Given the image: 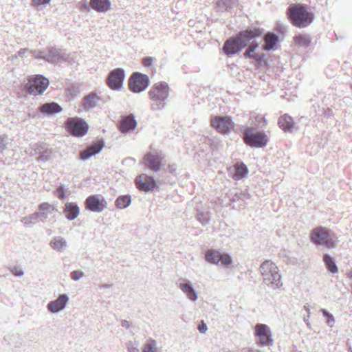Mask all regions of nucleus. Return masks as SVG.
Here are the masks:
<instances>
[{
    "mask_svg": "<svg viewBox=\"0 0 352 352\" xmlns=\"http://www.w3.org/2000/svg\"><path fill=\"white\" fill-rule=\"evenodd\" d=\"M309 315H308L307 316H305L303 320L305 321V322H306V324H307V326H309Z\"/></svg>",
    "mask_w": 352,
    "mask_h": 352,
    "instance_id": "61",
    "label": "nucleus"
},
{
    "mask_svg": "<svg viewBox=\"0 0 352 352\" xmlns=\"http://www.w3.org/2000/svg\"><path fill=\"white\" fill-rule=\"evenodd\" d=\"M69 301L67 294H60L57 299L50 301L47 305V309L52 313H58L64 309Z\"/></svg>",
    "mask_w": 352,
    "mask_h": 352,
    "instance_id": "18",
    "label": "nucleus"
},
{
    "mask_svg": "<svg viewBox=\"0 0 352 352\" xmlns=\"http://www.w3.org/2000/svg\"><path fill=\"white\" fill-rule=\"evenodd\" d=\"M125 78V72L122 68L112 70L107 78V85L113 90H119L122 88Z\"/></svg>",
    "mask_w": 352,
    "mask_h": 352,
    "instance_id": "11",
    "label": "nucleus"
},
{
    "mask_svg": "<svg viewBox=\"0 0 352 352\" xmlns=\"http://www.w3.org/2000/svg\"><path fill=\"white\" fill-rule=\"evenodd\" d=\"M206 259L212 264H218L221 262L225 266H228L232 263V259L230 255L221 254L219 251L214 250H210L206 252Z\"/></svg>",
    "mask_w": 352,
    "mask_h": 352,
    "instance_id": "14",
    "label": "nucleus"
},
{
    "mask_svg": "<svg viewBox=\"0 0 352 352\" xmlns=\"http://www.w3.org/2000/svg\"><path fill=\"white\" fill-rule=\"evenodd\" d=\"M258 43L254 41L252 42L248 47L247 50H249L250 52H251L252 53H254V51L256 50V49L258 47Z\"/></svg>",
    "mask_w": 352,
    "mask_h": 352,
    "instance_id": "50",
    "label": "nucleus"
},
{
    "mask_svg": "<svg viewBox=\"0 0 352 352\" xmlns=\"http://www.w3.org/2000/svg\"><path fill=\"white\" fill-rule=\"evenodd\" d=\"M287 14L292 24L298 28L308 26L314 19L313 14L302 5H292L289 8Z\"/></svg>",
    "mask_w": 352,
    "mask_h": 352,
    "instance_id": "4",
    "label": "nucleus"
},
{
    "mask_svg": "<svg viewBox=\"0 0 352 352\" xmlns=\"http://www.w3.org/2000/svg\"><path fill=\"white\" fill-rule=\"evenodd\" d=\"M90 6L99 12H104L109 10L111 3L109 0H91Z\"/></svg>",
    "mask_w": 352,
    "mask_h": 352,
    "instance_id": "28",
    "label": "nucleus"
},
{
    "mask_svg": "<svg viewBox=\"0 0 352 352\" xmlns=\"http://www.w3.org/2000/svg\"><path fill=\"white\" fill-rule=\"evenodd\" d=\"M50 1V0H33V3L36 6L46 4V3H48Z\"/></svg>",
    "mask_w": 352,
    "mask_h": 352,
    "instance_id": "53",
    "label": "nucleus"
},
{
    "mask_svg": "<svg viewBox=\"0 0 352 352\" xmlns=\"http://www.w3.org/2000/svg\"><path fill=\"white\" fill-rule=\"evenodd\" d=\"M304 308L308 312V314H310L309 306L308 305H305Z\"/></svg>",
    "mask_w": 352,
    "mask_h": 352,
    "instance_id": "62",
    "label": "nucleus"
},
{
    "mask_svg": "<svg viewBox=\"0 0 352 352\" xmlns=\"http://www.w3.org/2000/svg\"><path fill=\"white\" fill-rule=\"evenodd\" d=\"M60 56L61 57V63L62 62H66L69 64H72L74 63V56H71V54H67L65 53H61L60 52Z\"/></svg>",
    "mask_w": 352,
    "mask_h": 352,
    "instance_id": "42",
    "label": "nucleus"
},
{
    "mask_svg": "<svg viewBox=\"0 0 352 352\" xmlns=\"http://www.w3.org/2000/svg\"><path fill=\"white\" fill-rule=\"evenodd\" d=\"M63 108L56 102H48L43 104L40 107V111L47 114L53 115L61 112Z\"/></svg>",
    "mask_w": 352,
    "mask_h": 352,
    "instance_id": "26",
    "label": "nucleus"
},
{
    "mask_svg": "<svg viewBox=\"0 0 352 352\" xmlns=\"http://www.w3.org/2000/svg\"><path fill=\"white\" fill-rule=\"evenodd\" d=\"M169 89V86L166 82H158L152 85L148 91L149 98L153 102L151 105V109L160 111L165 107Z\"/></svg>",
    "mask_w": 352,
    "mask_h": 352,
    "instance_id": "3",
    "label": "nucleus"
},
{
    "mask_svg": "<svg viewBox=\"0 0 352 352\" xmlns=\"http://www.w3.org/2000/svg\"><path fill=\"white\" fill-rule=\"evenodd\" d=\"M79 3L81 5L82 8L85 10H89V8H91L90 4L88 5L87 2L85 1H80Z\"/></svg>",
    "mask_w": 352,
    "mask_h": 352,
    "instance_id": "55",
    "label": "nucleus"
},
{
    "mask_svg": "<svg viewBox=\"0 0 352 352\" xmlns=\"http://www.w3.org/2000/svg\"><path fill=\"white\" fill-rule=\"evenodd\" d=\"M35 146H36V148H35L36 153H40V155L37 159V160L38 162H47L50 160H51L52 155L53 153L52 149L47 148V149L44 150L43 151L41 152V146L38 145V144H36Z\"/></svg>",
    "mask_w": 352,
    "mask_h": 352,
    "instance_id": "31",
    "label": "nucleus"
},
{
    "mask_svg": "<svg viewBox=\"0 0 352 352\" xmlns=\"http://www.w3.org/2000/svg\"><path fill=\"white\" fill-rule=\"evenodd\" d=\"M178 287L192 302H195L198 299V293L195 290L192 283L188 279H182L178 284Z\"/></svg>",
    "mask_w": 352,
    "mask_h": 352,
    "instance_id": "17",
    "label": "nucleus"
},
{
    "mask_svg": "<svg viewBox=\"0 0 352 352\" xmlns=\"http://www.w3.org/2000/svg\"><path fill=\"white\" fill-rule=\"evenodd\" d=\"M264 55L259 54L258 53H253L252 59L261 63L263 60Z\"/></svg>",
    "mask_w": 352,
    "mask_h": 352,
    "instance_id": "46",
    "label": "nucleus"
},
{
    "mask_svg": "<svg viewBox=\"0 0 352 352\" xmlns=\"http://www.w3.org/2000/svg\"><path fill=\"white\" fill-rule=\"evenodd\" d=\"M100 101V97L95 93L91 92L82 99L83 108L89 111L95 108Z\"/></svg>",
    "mask_w": 352,
    "mask_h": 352,
    "instance_id": "23",
    "label": "nucleus"
},
{
    "mask_svg": "<svg viewBox=\"0 0 352 352\" xmlns=\"http://www.w3.org/2000/svg\"><path fill=\"white\" fill-rule=\"evenodd\" d=\"M131 202V198L130 195H121L119 196L116 200V206L118 209H124L127 208Z\"/></svg>",
    "mask_w": 352,
    "mask_h": 352,
    "instance_id": "32",
    "label": "nucleus"
},
{
    "mask_svg": "<svg viewBox=\"0 0 352 352\" xmlns=\"http://www.w3.org/2000/svg\"><path fill=\"white\" fill-rule=\"evenodd\" d=\"M320 311L322 313L323 316L327 318V324L329 327H333L335 322L334 317L333 315L324 309H322Z\"/></svg>",
    "mask_w": 352,
    "mask_h": 352,
    "instance_id": "37",
    "label": "nucleus"
},
{
    "mask_svg": "<svg viewBox=\"0 0 352 352\" xmlns=\"http://www.w3.org/2000/svg\"><path fill=\"white\" fill-rule=\"evenodd\" d=\"M198 330L199 331L200 333H205L207 331L206 324L204 322H202L201 324H199Z\"/></svg>",
    "mask_w": 352,
    "mask_h": 352,
    "instance_id": "52",
    "label": "nucleus"
},
{
    "mask_svg": "<svg viewBox=\"0 0 352 352\" xmlns=\"http://www.w3.org/2000/svg\"><path fill=\"white\" fill-rule=\"evenodd\" d=\"M49 80L42 75L30 77L25 88L30 94L36 96L43 94L49 86Z\"/></svg>",
    "mask_w": 352,
    "mask_h": 352,
    "instance_id": "8",
    "label": "nucleus"
},
{
    "mask_svg": "<svg viewBox=\"0 0 352 352\" xmlns=\"http://www.w3.org/2000/svg\"><path fill=\"white\" fill-rule=\"evenodd\" d=\"M197 220L204 226L209 223L210 214L208 212L197 211Z\"/></svg>",
    "mask_w": 352,
    "mask_h": 352,
    "instance_id": "34",
    "label": "nucleus"
},
{
    "mask_svg": "<svg viewBox=\"0 0 352 352\" xmlns=\"http://www.w3.org/2000/svg\"><path fill=\"white\" fill-rule=\"evenodd\" d=\"M155 61V58L151 56H147L142 59V63L145 67H151Z\"/></svg>",
    "mask_w": 352,
    "mask_h": 352,
    "instance_id": "45",
    "label": "nucleus"
},
{
    "mask_svg": "<svg viewBox=\"0 0 352 352\" xmlns=\"http://www.w3.org/2000/svg\"><path fill=\"white\" fill-rule=\"evenodd\" d=\"M234 168L235 170V173L233 174L232 177L234 179H241L245 177L248 173L247 166L243 163L236 164Z\"/></svg>",
    "mask_w": 352,
    "mask_h": 352,
    "instance_id": "29",
    "label": "nucleus"
},
{
    "mask_svg": "<svg viewBox=\"0 0 352 352\" xmlns=\"http://www.w3.org/2000/svg\"><path fill=\"white\" fill-rule=\"evenodd\" d=\"M43 52H44L43 54V60L52 64L61 63L62 56H60V50L54 47H50L43 50Z\"/></svg>",
    "mask_w": 352,
    "mask_h": 352,
    "instance_id": "20",
    "label": "nucleus"
},
{
    "mask_svg": "<svg viewBox=\"0 0 352 352\" xmlns=\"http://www.w3.org/2000/svg\"><path fill=\"white\" fill-rule=\"evenodd\" d=\"M155 345L156 341L153 339H150L148 341V342L145 344L143 349V352H155V351L154 350Z\"/></svg>",
    "mask_w": 352,
    "mask_h": 352,
    "instance_id": "39",
    "label": "nucleus"
},
{
    "mask_svg": "<svg viewBox=\"0 0 352 352\" xmlns=\"http://www.w3.org/2000/svg\"><path fill=\"white\" fill-rule=\"evenodd\" d=\"M104 288H109V285H104Z\"/></svg>",
    "mask_w": 352,
    "mask_h": 352,
    "instance_id": "63",
    "label": "nucleus"
},
{
    "mask_svg": "<svg viewBox=\"0 0 352 352\" xmlns=\"http://www.w3.org/2000/svg\"><path fill=\"white\" fill-rule=\"evenodd\" d=\"M259 270L263 276V283L267 287L276 289L283 285L280 270L272 261H263L260 265Z\"/></svg>",
    "mask_w": 352,
    "mask_h": 352,
    "instance_id": "2",
    "label": "nucleus"
},
{
    "mask_svg": "<svg viewBox=\"0 0 352 352\" xmlns=\"http://www.w3.org/2000/svg\"><path fill=\"white\" fill-rule=\"evenodd\" d=\"M255 336L258 338L256 344L258 346H269L274 343L272 334L270 327L265 324H257L255 327Z\"/></svg>",
    "mask_w": 352,
    "mask_h": 352,
    "instance_id": "10",
    "label": "nucleus"
},
{
    "mask_svg": "<svg viewBox=\"0 0 352 352\" xmlns=\"http://www.w3.org/2000/svg\"><path fill=\"white\" fill-rule=\"evenodd\" d=\"M243 55H244L245 58H252L253 53H252L249 50H246L245 52H244Z\"/></svg>",
    "mask_w": 352,
    "mask_h": 352,
    "instance_id": "59",
    "label": "nucleus"
},
{
    "mask_svg": "<svg viewBox=\"0 0 352 352\" xmlns=\"http://www.w3.org/2000/svg\"><path fill=\"white\" fill-rule=\"evenodd\" d=\"M10 272H12V274L16 276H23L24 275V272L23 271V270L21 268H20L19 267H14L10 269Z\"/></svg>",
    "mask_w": 352,
    "mask_h": 352,
    "instance_id": "44",
    "label": "nucleus"
},
{
    "mask_svg": "<svg viewBox=\"0 0 352 352\" xmlns=\"http://www.w3.org/2000/svg\"><path fill=\"white\" fill-rule=\"evenodd\" d=\"M84 276V272L80 270H74L70 274L71 278L75 281L79 280Z\"/></svg>",
    "mask_w": 352,
    "mask_h": 352,
    "instance_id": "40",
    "label": "nucleus"
},
{
    "mask_svg": "<svg viewBox=\"0 0 352 352\" xmlns=\"http://www.w3.org/2000/svg\"><path fill=\"white\" fill-rule=\"evenodd\" d=\"M9 138L6 135H0V152H2L8 144Z\"/></svg>",
    "mask_w": 352,
    "mask_h": 352,
    "instance_id": "41",
    "label": "nucleus"
},
{
    "mask_svg": "<svg viewBox=\"0 0 352 352\" xmlns=\"http://www.w3.org/2000/svg\"><path fill=\"white\" fill-rule=\"evenodd\" d=\"M290 252L286 250H283L280 251V252L279 253V256L280 257H287L288 256V254H289Z\"/></svg>",
    "mask_w": 352,
    "mask_h": 352,
    "instance_id": "58",
    "label": "nucleus"
},
{
    "mask_svg": "<svg viewBox=\"0 0 352 352\" xmlns=\"http://www.w3.org/2000/svg\"><path fill=\"white\" fill-rule=\"evenodd\" d=\"M50 245L54 250L58 252H63L67 247V242L63 237L56 236L52 239Z\"/></svg>",
    "mask_w": 352,
    "mask_h": 352,
    "instance_id": "25",
    "label": "nucleus"
},
{
    "mask_svg": "<svg viewBox=\"0 0 352 352\" xmlns=\"http://www.w3.org/2000/svg\"><path fill=\"white\" fill-rule=\"evenodd\" d=\"M121 326L126 329H129L131 327L129 322L126 320H122L121 321Z\"/></svg>",
    "mask_w": 352,
    "mask_h": 352,
    "instance_id": "56",
    "label": "nucleus"
},
{
    "mask_svg": "<svg viewBox=\"0 0 352 352\" xmlns=\"http://www.w3.org/2000/svg\"><path fill=\"white\" fill-rule=\"evenodd\" d=\"M149 82V78L147 75L135 72L129 78V87L134 93H140L148 87Z\"/></svg>",
    "mask_w": 352,
    "mask_h": 352,
    "instance_id": "9",
    "label": "nucleus"
},
{
    "mask_svg": "<svg viewBox=\"0 0 352 352\" xmlns=\"http://www.w3.org/2000/svg\"><path fill=\"white\" fill-rule=\"evenodd\" d=\"M30 53L32 54L35 58L38 59H42L43 58V50L41 51H37V50H31Z\"/></svg>",
    "mask_w": 352,
    "mask_h": 352,
    "instance_id": "48",
    "label": "nucleus"
},
{
    "mask_svg": "<svg viewBox=\"0 0 352 352\" xmlns=\"http://www.w3.org/2000/svg\"><path fill=\"white\" fill-rule=\"evenodd\" d=\"M128 351L129 352H139V349H138V347L132 344H129L128 346Z\"/></svg>",
    "mask_w": 352,
    "mask_h": 352,
    "instance_id": "54",
    "label": "nucleus"
},
{
    "mask_svg": "<svg viewBox=\"0 0 352 352\" xmlns=\"http://www.w3.org/2000/svg\"><path fill=\"white\" fill-rule=\"evenodd\" d=\"M35 214L36 215H38L37 216V219L38 220L40 219L41 221H43V220L46 219L48 217V214L46 212H43V211H41L40 212H35Z\"/></svg>",
    "mask_w": 352,
    "mask_h": 352,
    "instance_id": "49",
    "label": "nucleus"
},
{
    "mask_svg": "<svg viewBox=\"0 0 352 352\" xmlns=\"http://www.w3.org/2000/svg\"><path fill=\"white\" fill-rule=\"evenodd\" d=\"M212 126L219 133L228 134L233 130L234 124L232 120L225 116H216L212 121Z\"/></svg>",
    "mask_w": 352,
    "mask_h": 352,
    "instance_id": "13",
    "label": "nucleus"
},
{
    "mask_svg": "<svg viewBox=\"0 0 352 352\" xmlns=\"http://www.w3.org/2000/svg\"><path fill=\"white\" fill-rule=\"evenodd\" d=\"M278 124L285 132H290L294 129V122L290 116L284 114L278 118Z\"/></svg>",
    "mask_w": 352,
    "mask_h": 352,
    "instance_id": "24",
    "label": "nucleus"
},
{
    "mask_svg": "<svg viewBox=\"0 0 352 352\" xmlns=\"http://www.w3.org/2000/svg\"><path fill=\"white\" fill-rule=\"evenodd\" d=\"M85 208L94 212H101L107 208V201L100 195L89 196L85 202Z\"/></svg>",
    "mask_w": 352,
    "mask_h": 352,
    "instance_id": "12",
    "label": "nucleus"
},
{
    "mask_svg": "<svg viewBox=\"0 0 352 352\" xmlns=\"http://www.w3.org/2000/svg\"><path fill=\"white\" fill-rule=\"evenodd\" d=\"M136 186L140 190L149 192L153 190L157 184L154 178L146 174H142L136 178Z\"/></svg>",
    "mask_w": 352,
    "mask_h": 352,
    "instance_id": "16",
    "label": "nucleus"
},
{
    "mask_svg": "<svg viewBox=\"0 0 352 352\" xmlns=\"http://www.w3.org/2000/svg\"><path fill=\"white\" fill-rule=\"evenodd\" d=\"M104 146V143L100 141L95 142L87 146V148L80 153L81 160L86 161L91 157L99 153Z\"/></svg>",
    "mask_w": 352,
    "mask_h": 352,
    "instance_id": "19",
    "label": "nucleus"
},
{
    "mask_svg": "<svg viewBox=\"0 0 352 352\" xmlns=\"http://www.w3.org/2000/svg\"><path fill=\"white\" fill-rule=\"evenodd\" d=\"M255 119H256V122H257L256 124V127L263 128L265 126L267 122H266L265 118H263L261 116H256Z\"/></svg>",
    "mask_w": 352,
    "mask_h": 352,
    "instance_id": "43",
    "label": "nucleus"
},
{
    "mask_svg": "<svg viewBox=\"0 0 352 352\" xmlns=\"http://www.w3.org/2000/svg\"><path fill=\"white\" fill-rule=\"evenodd\" d=\"M177 164H169L168 166V171L171 174H175L177 170Z\"/></svg>",
    "mask_w": 352,
    "mask_h": 352,
    "instance_id": "51",
    "label": "nucleus"
},
{
    "mask_svg": "<svg viewBox=\"0 0 352 352\" xmlns=\"http://www.w3.org/2000/svg\"><path fill=\"white\" fill-rule=\"evenodd\" d=\"M262 33L263 32L258 28L241 31L235 36L226 40L223 45V50L228 56L239 54L247 46L251 40L255 37L260 36Z\"/></svg>",
    "mask_w": 352,
    "mask_h": 352,
    "instance_id": "1",
    "label": "nucleus"
},
{
    "mask_svg": "<svg viewBox=\"0 0 352 352\" xmlns=\"http://www.w3.org/2000/svg\"><path fill=\"white\" fill-rule=\"evenodd\" d=\"M136 126L137 122L133 114H129V116H124L122 118L119 129L122 133H126L134 130Z\"/></svg>",
    "mask_w": 352,
    "mask_h": 352,
    "instance_id": "21",
    "label": "nucleus"
},
{
    "mask_svg": "<svg viewBox=\"0 0 352 352\" xmlns=\"http://www.w3.org/2000/svg\"><path fill=\"white\" fill-rule=\"evenodd\" d=\"M250 198V195L247 192H236L231 199V201L233 202L238 201L241 200L242 201H245L246 199Z\"/></svg>",
    "mask_w": 352,
    "mask_h": 352,
    "instance_id": "36",
    "label": "nucleus"
},
{
    "mask_svg": "<svg viewBox=\"0 0 352 352\" xmlns=\"http://www.w3.org/2000/svg\"><path fill=\"white\" fill-rule=\"evenodd\" d=\"M296 45L298 47H307L311 43V38L309 35L300 34L296 36L294 38Z\"/></svg>",
    "mask_w": 352,
    "mask_h": 352,
    "instance_id": "33",
    "label": "nucleus"
},
{
    "mask_svg": "<svg viewBox=\"0 0 352 352\" xmlns=\"http://www.w3.org/2000/svg\"><path fill=\"white\" fill-rule=\"evenodd\" d=\"M278 36L275 33H267L264 38L263 50L265 51H270L273 50L278 43Z\"/></svg>",
    "mask_w": 352,
    "mask_h": 352,
    "instance_id": "27",
    "label": "nucleus"
},
{
    "mask_svg": "<svg viewBox=\"0 0 352 352\" xmlns=\"http://www.w3.org/2000/svg\"><path fill=\"white\" fill-rule=\"evenodd\" d=\"M28 51V48L21 49L18 52L19 56H23Z\"/></svg>",
    "mask_w": 352,
    "mask_h": 352,
    "instance_id": "60",
    "label": "nucleus"
},
{
    "mask_svg": "<svg viewBox=\"0 0 352 352\" xmlns=\"http://www.w3.org/2000/svg\"><path fill=\"white\" fill-rule=\"evenodd\" d=\"M67 190V188L65 186V185H60L56 190L55 194L60 199V200H63L66 198V192Z\"/></svg>",
    "mask_w": 352,
    "mask_h": 352,
    "instance_id": "38",
    "label": "nucleus"
},
{
    "mask_svg": "<svg viewBox=\"0 0 352 352\" xmlns=\"http://www.w3.org/2000/svg\"><path fill=\"white\" fill-rule=\"evenodd\" d=\"M323 261L326 267L331 273L336 274L338 272V268L334 258L327 254H325L323 256Z\"/></svg>",
    "mask_w": 352,
    "mask_h": 352,
    "instance_id": "30",
    "label": "nucleus"
},
{
    "mask_svg": "<svg viewBox=\"0 0 352 352\" xmlns=\"http://www.w3.org/2000/svg\"><path fill=\"white\" fill-rule=\"evenodd\" d=\"M223 352H231L230 351H223Z\"/></svg>",
    "mask_w": 352,
    "mask_h": 352,
    "instance_id": "64",
    "label": "nucleus"
},
{
    "mask_svg": "<svg viewBox=\"0 0 352 352\" xmlns=\"http://www.w3.org/2000/svg\"><path fill=\"white\" fill-rule=\"evenodd\" d=\"M67 131L73 136L83 137L89 129V125L82 118H69L65 122Z\"/></svg>",
    "mask_w": 352,
    "mask_h": 352,
    "instance_id": "7",
    "label": "nucleus"
},
{
    "mask_svg": "<svg viewBox=\"0 0 352 352\" xmlns=\"http://www.w3.org/2000/svg\"><path fill=\"white\" fill-rule=\"evenodd\" d=\"M311 241L316 245H323L329 249L336 248V237L326 228L319 227L313 230Z\"/></svg>",
    "mask_w": 352,
    "mask_h": 352,
    "instance_id": "6",
    "label": "nucleus"
},
{
    "mask_svg": "<svg viewBox=\"0 0 352 352\" xmlns=\"http://www.w3.org/2000/svg\"><path fill=\"white\" fill-rule=\"evenodd\" d=\"M63 214L68 220L72 221L79 215L80 208L76 203L67 202L63 208Z\"/></svg>",
    "mask_w": 352,
    "mask_h": 352,
    "instance_id": "22",
    "label": "nucleus"
},
{
    "mask_svg": "<svg viewBox=\"0 0 352 352\" xmlns=\"http://www.w3.org/2000/svg\"><path fill=\"white\" fill-rule=\"evenodd\" d=\"M253 127H247L245 129L243 134V140L245 144L254 148H264L268 142V137L263 131L254 132Z\"/></svg>",
    "mask_w": 352,
    "mask_h": 352,
    "instance_id": "5",
    "label": "nucleus"
},
{
    "mask_svg": "<svg viewBox=\"0 0 352 352\" xmlns=\"http://www.w3.org/2000/svg\"><path fill=\"white\" fill-rule=\"evenodd\" d=\"M163 157L160 153H147L143 157L145 166L154 172H157L161 169Z\"/></svg>",
    "mask_w": 352,
    "mask_h": 352,
    "instance_id": "15",
    "label": "nucleus"
},
{
    "mask_svg": "<svg viewBox=\"0 0 352 352\" xmlns=\"http://www.w3.org/2000/svg\"><path fill=\"white\" fill-rule=\"evenodd\" d=\"M37 216L38 215H36L35 212L32 213L28 217H23L21 219V221L25 226L29 227L33 224H35L38 221Z\"/></svg>",
    "mask_w": 352,
    "mask_h": 352,
    "instance_id": "35",
    "label": "nucleus"
},
{
    "mask_svg": "<svg viewBox=\"0 0 352 352\" xmlns=\"http://www.w3.org/2000/svg\"><path fill=\"white\" fill-rule=\"evenodd\" d=\"M50 208L51 205L47 202L42 203L38 206V209L43 212L48 210Z\"/></svg>",
    "mask_w": 352,
    "mask_h": 352,
    "instance_id": "47",
    "label": "nucleus"
},
{
    "mask_svg": "<svg viewBox=\"0 0 352 352\" xmlns=\"http://www.w3.org/2000/svg\"><path fill=\"white\" fill-rule=\"evenodd\" d=\"M241 352H261V351L258 349H254L252 348L246 347V348H243L241 350Z\"/></svg>",
    "mask_w": 352,
    "mask_h": 352,
    "instance_id": "57",
    "label": "nucleus"
}]
</instances>
